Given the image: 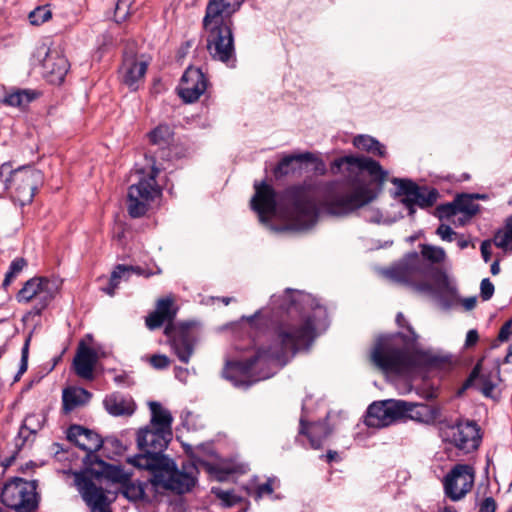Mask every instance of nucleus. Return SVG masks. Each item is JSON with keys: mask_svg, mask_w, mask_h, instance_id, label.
<instances>
[{"mask_svg": "<svg viewBox=\"0 0 512 512\" xmlns=\"http://www.w3.org/2000/svg\"><path fill=\"white\" fill-rule=\"evenodd\" d=\"M315 338L313 320L308 317L297 323H281L276 330V341L269 348H259L252 356L231 362L223 375L235 386L249 387L271 377V366H284L300 349H308Z\"/></svg>", "mask_w": 512, "mask_h": 512, "instance_id": "1", "label": "nucleus"}, {"mask_svg": "<svg viewBox=\"0 0 512 512\" xmlns=\"http://www.w3.org/2000/svg\"><path fill=\"white\" fill-rule=\"evenodd\" d=\"M67 438L87 452L84 459L86 468L74 474L75 486L91 512H112L103 480L123 482L127 475L121 467L106 463L95 454L103 445V440L96 432L80 425L68 429Z\"/></svg>", "mask_w": 512, "mask_h": 512, "instance_id": "2", "label": "nucleus"}, {"mask_svg": "<svg viewBox=\"0 0 512 512\" xmlns=\"http://www.w3.org/2000/svg\"><path fill=\"white\" fill-rule=\"evenodd\" d=\"M255 194L251 207L257 212L261 222L266 223L273 216L277 206L289 220V228L306 230L311 228L318 218L317 194L311 186H291L277 198L275 190L266 183L255 184Z\"/></svg>", "mask_w": 512, "mask_h": 512, "instance_id": "3", "label": "nucleus"}, {"mask_svg": "<svg viewBox=\"0 0 512 512\" xmlns=\"http://www.w3.org/2000/svg\"><path fill=\"white\" fill-rule=\"evenodd\" d=\"M396 322L398 326L406 327L409 334L396 333L380 336L371 351L370 359L377 368L384 372L406 374L417 365V358L412 347L416 343L418 335L401 312L397 314Z\"/></svg>", "mask_w": 512, "mask_h": 512, "instance_id": "4", "label": "nucleus"}, {"mask_svg": "<svg viewBox=\"0 0 512 512\" xmlns=\"http://www.w3.org/2000/svg\"><path fill=\"white\" fill-rule=\"evenodd\" d=\"M241 0H209L203 19L206 47L215 60L229 63L235 58L232 15L241 7Z\"/></svg>", "mask_w": 512, "mask_h": 512, "instance_id": "5", "label": "nucleus"}, {"mask_svg": "<svg viewBox=\"0 0 512 512\" xmlns=\"http://www.w3.org/2000/svg\"><path fill=\"white\" fill-rule=\"evenodd\" d=\"M421 256L416 252L409 253L397 264L386 269L383 274L390 281L401 284L423 295H434L436 288L428 281L431 267L425 260L435 264L446 258L443 248L429 244H421Z\"/></svg>", "mask_w": 512, "mask_h": 512, "instance_id": "6", "label": "nucleus"}, {"mask_svg": "<svg viewBox=\"0 0 512 512\" xmlns=\"http://www.w3.org/2000/svg\"><path fill=\"white\" fill-rule=\"evenodd\" d=\"M373 200L371 190L357 180L331 184L326 191L322 208L335 216L347 215Z\"/></svg>", "mask_w": 512, "mask_h": 512, "instance_id": "7", "label": "nucleus"}, {"mask_svg": "<svg viewBox=\"0 0 512 512\" xmlns=\"http://www.w3.org/2000/svg\"><path fill=\"white\" fill-rule=\"evenodd\" d=\"M153 461L155 464H150V467L154 468L149 472L154 474V485L157 487V492L162 488L183 494L194 487L196 483L194 465H183L182 470H179L170 458H158ZM144 463L149 466L146 459H144Z\"/></svg>", "mask_w": 512, "mask_h": 512, "instance_id": "8", "label": "nucleus"}, {"mask_svg": "<svg viewBox=\"0 0 512 512\" xmlns=\"http://www.w3.org/2000/svg\"><path fill=\"white\" fill-rule=\"evenodd\" d=\"M171 439L172 432L167 430L164 431L163 429L149 426L141 428L137 433V445L142 453L128 457L127 462L138 469L152 470L154 467L146 465L144 459L147 460L148 464H155L152 460L168 458L163 452Z\"/></svg>", "mask_w": 512, "mask_h": 512, "instance_id": "9", "label": "nucleus"}, {"mask_svg": "<svg viewBox=\"0 0 512 512\" xmlns=\"http://www.w3.org/2000/svg\"><path fill=\"white\" fill-rule=\"evenodd\" d=\"M37 486V480L26 481L18 477L13 478L3 487L1 502L16 512H33L39 503Z\"/></svg>", "mask_w": 512, "mask_h": 512, "instance_id": "10", "label": "nucleus"}, {"mask_svg": "<svg viewBox=\"0 0 512 512\" xmlns=\"http://www.w3.org/2000/svg\"><path fill=\"white\" fill-rule=\"evenodd\" d=\"M159 170L152 167L148 178L139 180L137 184H132L128 190L127 210L131 217L139 218L146 214L150 203L160 195L161 191L156 184V176Z\"/></svg>", "mask_w": 512, "mask_h": 512, "instance_id": "11", "label": "nucleus"}, {"mask_svg": "<svg viewBox=\"0 0 512 512\" xmlns=\"http://www.w3.org/2000/svg\"><path fill=\"white\" fill-rule=\"evenodd\" d=\"M59 290V282L56 279L46 277H34L28 280L24 287L18 292V302L36 301L33 307V313L40 315L41 312L50 304Z\"/></svg>", "mask_w": 512, "mask_h": 512, "instance_id": "12", "label": "nucleus"}, {"mask_svg": "<svg viewBox=\"0 0 512 512\" xmlns=\"http://www.w3.org/2000/svg\"><path fill=\"white\" fill-rule=\"evenodd\" d=\"M41 182L42 175L39 170L24 166L11 172L10 178L6 181V188L12 190L15 200L25 205L32 201Z\"/></svg>", "mask_w": 512, "mask_h": 512, "instance_id": "13", "label": "nucleus"}, {"mask_svg": "<svg viewBox=\"0 0 512 512\" xmlns=\"http://www.w3.org/2000/svg\"><path fill=\"white\" fill-rule=\"evenodd\" d=\"M392 183L397 186V193L404 196L402 203L409 209L410 215L415 212V205L427 208L431 207L437 200L438 193L436 190L419 187L411 180L394 178Z\"/></svg>", "mask_w": 512, "mask_h": 512, "instance_id": "14", "label": "nucleus"}, {"mask_svg": "<svg viewBox=\"0 0 512 512\" xmlns=\"http://www.w3.org/2000/svg\"><path fill=\"white\" fill-rule=\"evenodd\" d=\"M404 400H384L368 407L366 424L371 427H386L403 417Z\"/></svg>", "mask_w": 512, "mask_h": 512, "instance_id": "15", "label": "nucleus"}, {"mask_svg": "<svg viewBox=\"0 0 512 512\" xmlns=\"http://www.w3.org/2000/svg\"><path fill=\"white\" fill-rule=\"evenodd\" d=\"M343 167L351 174L367 172L374 181L380 184H382L387 177V171H385L377 161L364 156H345L338 158L332 163L331 169L336 173Z\"/></svg>", "mask_w": 512, "mask_h": 512, "instance_id": "16", "label": "nucleus"}, {"mask_svg": "<svg viewBox=\"0 0 512 512\" xmlns=\"http://www.w3.org/2000/svg\"><path fill=\"white\" fill-rule=\"evenodd\" d=\"M473 482V469L469 465L458 464L444 479L445 493L453 501L460 500L470 491Z\"/></svg>", "mask_w": 512, "mask_h": 512, "instance_id": "17", "label": "nucleus"}, {"mask_svg": "<svg viewBox=\"0 0 512 512\" xmlns=\"http://www.w3.org/2000/svg\"><path fill=\"white\" fill-rule=\"evenodd\" d=\"M164 333L169 338V343L178 359L188 363L194 352V339L189 326L167 324Z\"/></svg>", "mask_w": 512, "mask_h": 512, "instance_id": "18", "label": "nucleus"}, {"mask_svg": "<svg viewBox=\"0 0 512 512\" xmlns=\"http://www.w3.org/2000/svg\"><path fill=\"white\" fill-rule=\"evenodd\" d=\"M447 437L457 448L467 452L478 448L480 443L479 428L474 421H461L447 427Z\"/></svg>", "mask_w": 512, "mask_h": 512, "instance_id": "19", "label": "nucleus"}, {"mask_svg": "<svg viewBox=\"0 0 512 512\" xmlns=\"http://www.w3.org/2000/svg\"><path fill=\"white\" fill-rule=\"evenodd\" d=\"M206 88L207 83L202 71L199 68L189 67L184 72L177 90L184 102L192 103L199 99Z\"/></svg>", "mask_w": 512, "mask_h": 512, "instance_id": "20", "label": "nucleus"}, {"mask_svg": "<svg viewBox=\"0 0 512 512\" xmlns=\"http://www.w3.org/2000/svg\"><path fill=\"white\" fill-rule=\"evenodd\" d=\"M42 67L46 80L51 84L59 85L64 81L70 64L59 49L49 48L43 59Z\"/></svg>", "mask_w": 512, "mask_h": 512, "instance_id": "21", "label": "nucleus"}, {"mask_svg": "<svg viewBox=\"0 0 512 512\" xmlns=\"http://www.w3.org/2000/svg\"><path fill=\"white\" fill-rule=\"evenodd\" d=\"M500 369L496 365L492 370L486 371L482 367V360L479 361L471 371L468 379L463 384V389L475 387L483 393V395L491 396L494 388L499 381Z\"/></svg>", "mask_w": 512, "mask_h": 512, "instance_id": "22", "label": "nucleus"}, {"mask_svg": "<svg viewBox=\"0 0 512 512\" xmlns=\"http://www.w3.org/2000/svg\"><path fill=\"white\" fill-rule=\"evenodd\" d=\"M147 70V63L144 60H138L131 51L124 52L123 63L120 68L122 81L130 89L136 90L139 82L143 80Z\"/></svg>", "mask_w": 512, "mask_h": 512, "instance_id": "23", "label": "nucleus"}, {"mask_svg": "<svg viewBox=\"0 0 512 512\" xmlns=\"http://www.w3.org/2000/svg\"><path fill=\"white\" fill-rule=\"evenodd\" d=\"M425 424L435 425L442 422L441 408L435 405L425 403H414L405 401L403 407V417Z\"/></svg>", "mask_w": 512, "mask_h": 512, "instance_id": "24", "label": "nucleus"}, {"mask_svg": "<svg viewBox=\"0 0 512 512\" xmlns=\"http://www.w3.org/2000/svg\"><path fill=\"white\" fill-rule=\"evenodd\" d=\"M123 482L122 494L130 501L153 502L157 498V487L154 485V474L147 482H129V475Z\"/></svg>", "mask_w": 512, "mask_h": 512, "instance_id": "25", "label": "nucleus"}, {"mask_svg": "<svg viewBox=\"0 0 512 512\" xmlns=\"http://www.w3.org/2000/svg\"><path fill=\"white\" fill-rule=\"evenodd\" d=\"M177 309L174 307L172 296L160 298L156 302V309L150 313L145 320L146 326L150 330L160 328L165 322L174 324Z\"/></svg>", "mask_w": 512, "mask_h": 512, "instance_id": "26", "label": "nucleus"}, {"mask_svg": "<svg viewBox=\"0 0 512 512\" xmlns=\"http://www.w3.org/2000/svg\"><path fill=\"white\" fill-rule=\"evenodd\" d=\"M96 361V352L90 347L81 344L73 361L76 374L83 379H92Z\"/></svg>", "mask_w": 512, "mask_h": 512, "instance_id": "27", "label": "nucleus"}, {"mask_svg": "<svg viewBox=\"0 0 512 512\" xmlns=\"http://www.w3.org/2000/svg\"><path fill=\"white\" fill-rule=\"evenodd\" d=\"M103 404L106 411L112 416H130L135 411L134 402L118 393L107 395Z\"/></svg>", "mask_w": 512, "mask_h": 512, "instance_id": "28", "label": "nucleus"}, {"mask_svg": "<svg viewBox=\"0 0 512 512\" xmlns=\"http://www.w3.org/2000/svg\"><path fill=\"white\" fill-rule=\"evenodd\" d=\"M447 216H455L458 213H464L469 217L475 215L479 211V205L475 203L474 198L470 195L458 196L453 203H449L441 207Z\"/></svg>", "mask_w": 512, "mask_h": 512, "instance_id": "29", "label": "nucleus"}, {"mask_svg": "<svg viewBox=\"0 0 512 512\" xmlns=\"http://www.w3.org/2000/svg\"><path fill=\"white\" fill-rule=\"evenodd\" d=\"M149 407L151 410V420L148 426L172 432L173 418L171 413L158 402H150Z\"/></svg>", "mask_w": 512, "mask_h": 512, "instance_id": "30", "label": "nucleus"}, {"mask_svg": "<svg viewBox=\"0 0 512 512\" xmlns=\"http://www.w3.org/2000/svg\"><path fill=\"white\" fill-rule=\"evenodd\" d=\"M90 397V393L83 388L65 389L62 395L63 410L66 413L71 412L78 406L85 404Z\"/></svg>", "mask_w": 512, "mask_h": 512, "instance_id": "31", "label": "nucleus"}, {"mask_svg": "<svg viewBox=\"0 0 512 512\" xmlns=\"http://www.w3.org/2000/svg\"><path fill=\"white\" fill-rule=\"evenodd\" d=\"M46 422V414L32 413L26 416L19 431V437L27 439L28 434H36Z\"/></svg>", "mask_w": 512, "mask_h": 512, "instance_id": "32", "label": "nucleus"}, {"mask_svg": "<svg viewBox=\"0 0 512 512\" xmlns=\"http://www.w3.org/2000/svg\"><path fill=\"white\" fill-rule=\"evenodd\" d=\"M35 98L36 94L34 92L26 89H18L6 94L3 99V103L12 107L23 109L28 106Z\"/></svg>", "mask_w": 512, "mask_h": 512, "instance_id": "33", "label": "nucleus"}, {"mask_svg": "<svg viewBox=\"0 0 512 512\" xmlns=\"http://www.w3.org/2000/svg\"><path fill=\"white\" fill-rule=\"evenodd\" d=\"M353 144L359 150L366 151L373 155L384 156L385 147L376 139L368 135H358L354 138Z\"/></svg>", "mask_w": 512, "mask_h": 512, "instance_id": "34", "label": "nucleus"}, {"mask_svg": "<svg viewBox=\"0 0 512 512\" xmlns=\"http://www.w3.org/2000/svg\"><path fill=\"white\" fill-rule=\"evenodd\" d=\"M301 434H306L310 440L311 447L313 449H319L322 446L323 440L328 436L325 428L321 425H310L307 426L303 420H301Z\"/></svg>", "mask_w": 512, "mask_h": 512, "instance_id": "35", "label": "nucleus"}, {"mask_svg": "<svg viewBox=\"0 0 512 512\" xmlns=\"http://www.w3.org/2000/svg\"><path fill=\"white\" fill-rule=\"evenodd\" d=\"M494 243L504 251L512 252V214L506 219L504 228L495 234Z\"/></svg>", "mask_w": 512, "mask_h": 512, "instance_id": "36", "label": "nucleus"}, {"mask_svg": "<svg viewBox=\"0 0 512 512\" xmlns=\"http://www.w3.org/2000/svg\"><path fill=\"white\" fill-rule=\"evenodd\" d=\"M311 158V153L285 156L274 169V174L276 177L286 176L293 170L292 164L294 162L308 161L311 160Z\"/></svg>", "mask_w": 512, "mask_h": 512, "instance_id": "37", "label": "nucleus"}, {"mask_svg": "<svg viewBox=\"0 0 512 512\" xmlns=\"http://www.w3.org/2000/svg\"><path fill=\"white\" fill-rule=\"evenodd\" d=\"M172 134V130L168 125L160 124L148 136L151 143L164 147L169 144Z\"/></svg>", "mask_w": 512, "mask_h": 512, "instance_id": "38", "label": "nucleus"}, {"mask_svg": "<svg viewBox=\"0 0 512 512\" xmlns=\"http://www.w3.org/2000/svg\"><path fill=\"white\" fill-rule=\"evenodd\" d=\"M130 275H128V269L127 265L119 264L117 265L113 272L111 273L110 281H109V287L104 289V291L110 295L113 296L115 289L118 287L120 280H128Z\"/></svg>", "mask_w": 512, "mask_h": 512, "instance_id": "39", "label": "nucleus"}, {"mask_svg": "<svg viewBox=\"0 0 512 512\" xmlns=\"http://www.w3.org/2000/svg\"><path fill=\"white\" fill-rule=\"evenodd\" d=\"M212 493L222 501L225 507H232L242 501V497L233 490H223L221 488H212Z\"/></svg>", "mask_w": 512, "mask_h": 512, "instance_id": "40", "label": "nucleus"}, {"mask_svg": "<svg viewBox=\"0 0 512 512\" xmlns=\"http://www.w3.org/2000/svg\"><path fill=\"white\" fill-rule=\"evenodd\" d=\"M52 17L51 11L47 7H37L29 13L28 19L32 25H41Z\"/></svg>", "mask_w": 512, "mask_h": 512, "instance_id": "41", "label": "nucleus"}, {"mask_svg": "<svg viewBox=\"0 0 512 512\" xmlns=\"http://www.w3.org/2000/svg\"><path fill=\"white\" fill-rule=\"evenodd\" d=\"M134 0H118L115 7V21L120 23L127 19Z\"/></svg>", "mask_w": 512, "mask_h": 512, "instance_id": "42", "label": "nucleus"}, {"mask_svg": "<svg viewBox=\"0 0 512 512\" xmlns=\"http://www.w3.org/2000/svg\"><path fill=\"white\" fill-rule=\"evenodd\" d=\"M27 262L24 258H16L11 262L9 271L5 275V279L3 281V285L7 286L10 284L12 279L23 270L26 266Z\"/></svg>", "mask_w": 512, "mask_h": 512, "instance_id": "43", "label": "nucleus"}, {"mask_svg": "<svg viewBox=\"0 0 512 512\" xmlns=\"http://www.w3.org/2000/svg\"><path fill=\"white\" fill-rule=\"evenodd\" d=\"M31 337H32V335L30 333L27 336V338L24 342V345L22 347L21 361H20V366H19V370H18L19 375H22L23 373H25L27 370V367H28V354H29V346H30Z\"/></svg>", "mask_w": 512, "mask_h": 512, "instance_id": "44", "label": "nucleus"}, {"mask_svg": "<svg viewBox=\"0 0 512 512\" xmlns=\"http://www.w3.org/2000/svg\"><path fill=\"white\" fill-rule=\"evenodd\" d=\"M436 234L443 240L447 242H452L457 238V233L446 224H441L436 230Z\"/></svg>", "mask_w": 512, "mask_h": 512, "instance_id": "45", "label": "nucleus"}, {"mask_svg": "<svg viewBox=\"0 0 512 512\" xmlns=\"http://www.w3.org/2000/svg\"><path fill=\"white\" fill-rule=\"evenodd\" d=\"M149 362L151 366L157 370H162L167 368L171 361L170 359L163 354H154L150 357Z\"/></svg>", "mask_w": 512, "mask_h": 512, "instance_id": "46", "label": "nucleus"}, {"mask_svg": "<svg viewBox=\"0 0 512 512\" xmlns=\"http://www.w3.org/2000/svg\"><path fill=\"white\" fill-rule=\"evenodd\" d=\"M494 294V285L493 283L488 279L485 278L481 281L480 285V295L481 298L484 301L489 300Z\"/></svg>", "mask_w": 512, "mask_h": 512, "instance_id": "47", "label": "nucleus"}, {"mask_svg": "<svg viewBox=\"0 0 512 512\" xmlns=\"http://www.w3.org/2000/svg\"><path fill=\"white\" fill-rule=\"evenodd\" d=\"M273 493L272 480L269 479L267 482L259 485L254 492V497L256 500L263 497V495H270Z\"/></svg>", "mask_w": 512, "mask_h": 512, "instance_id": "48", "label": "nucleus"}, {"mask_svg": "<svg viewBox=\"0 0 512 512\" xmlns=\"http://www.w3.org/2000/svg\"><path fill=\"white\" fill-rule=\"evenodd\" d=\"M511 335H512V320L510 319V320L506 321L500 328L497 340L500 342H505L510 338Z\"/></svg>", "mask_w": 512, "mask_h": 512, "instance_id": "49", "label": "nucleus"}, {"mask_svg": "<svg viewBox=\"0 0 512 512\" xmlns=\"http://www.w3.org/2000/svg\"><path fill=\"white\" fill-rule=\"evenodd\" d=\"M496 511V502L492 497H487L481 503L479 512H495Z\"/></svg>", "mask_w": 512, "mask_h": 512, "instance_id": "50", "label": "nucleus"}, {"mask_svg": "<svg viewBox=\"0 0 512 512\" xmlns=\"http://www.w3.org/2000/svg\"><path fill=\"white\" fill-rule=\"evenodd\" d=\"M435 284H436V287L439 290H443V289L448 288L449 280H448L447 275L445 273L440 272V271L437 272V274L435 276Z\"/></svg>", "mask_w": 512, "mask_h": 512, "instance_id": "51", "label": "nucleus"}, {"mask_svg": "<svg viewBox=\"0 0 512 512\" xmlns=\"http://www.w3.org/2000/svg\"><path fill=\"white\" fill-rule=\"evenodd\" d=\"M127 269H128V275H131L132 273H134V274H137V275L144 276L146 278H148V277L153 275L152 272L145 271L144 269H142L139 266H128L127 265Z\"/></svg>", "mask_w": 512, "mask_h": 512, "instance_id": "52", "label": "nucleus"}, {"mask_svg": "<svg viewBox=\"0 0 512 512\" xmlns=\"http://www.w3.org/2000/svg\"><path fill=\"white\" fill-rule=\"evenodd\" d=\"M479 339L478 332L476 330H469L466 335L465 345L467 347L473 346Z\"/></svg>", "mask_w": 512, "mask_h": 512, "instance_id": "53", "label": "nucleus"}, {"mask_svg": "<svg viewBox=\"0 0 512 512\" xmlns=\"http://www.w3.org/2000/svg\"><path fill=\"white\" fill-rule=\"evenodd\" d=\"M491 245L488 241H484L481 244V254L485 262H488L491 257V251H490Z\"/></svg>", "mask_w": 512, "mask_h": 512, "instance_id": "54", "label": "nucleus"}, {"mask_svg": "<svg viewBox=\"0 0 512 512\" xmlns=\"http://www.w3.org/2000/svg\"><path fill=\"white\" fill-rule=\"evenodd\" d=\"M476 302L475 297H469L463 300V306L466 310H471L476 306Z\"/></svg>", "mask_w": 512, "mask_h": 512, "instance_id": "55", "label": "nucleus"}, {"mask_svg": "<svg viewBox=\"0 0 512 512\" xmlns=\"http://www.w3.org/2000/svg\"><path fill=\"white\" fill-rule=\"evenodd\" d=\"M187 373H188V370L186 368H182V367H176L175 368V376L179 380H184V378L186 377Z\"/></svg>", "mask_w": 512, "mask_h": 512, "instance_id": "56", "label": "nucleus"}, {"mask_svg": "<svg viewBox=\"0 0 512 512\" xmlns=\"http://www.w3.org/2000/svg\"><path fill=\"white\" fill-rule=\"evenodd\" d=\"M456 239H457L458 247L460 249H465L468 247L469 241L467 239L463 238L462 236H460V237L457 236Z\"/></svg>", "mask_w": 512, "mask_h": 512, "instance_id": "57", "label": "nucleus"}, {"mask_svg": "<svg viewBox=\"0 0 512 512\" xmlns=\"http://www.w3.org/2000/svg\"><path fill=\"white\" fill-rule=\"evenodd\" d=\"M505 363H512V344L509 346L508 353L504 359Z\"/></svg>", "mask_w": 512, "mask_h": 512, "instance_id": "58", "label": "nucleus"}, {"mask_svg": "<svg viewBox=\"0 0 512 512\" xmlns=\"http://www.w3.org/2000/svg\"><path fill=\"white\" fill-rule=\"evenodd\" d=\"M499 271H500V267H499L498 262H494V263L491 265V273H492L493 275H496V274H498V273H499Z\"/></svg>", "mask_w": 512, "mask_h": 512, "instance_id": "59", "label": "nucleus"}, {"mask_svg": "<svg viewBox=\"0 0 512 512\" xmlns=\"http://www.w3.org/2000/svg\"><path fill=\"white\" fill-rule=\"evenodd\" d=\"M336 456H337V452H335V451H329V452L327 453V459H328V461H332V460H334Z\"/></svg>", "mask_w": 512, "mask_h": 512, "instance_id": "60", "label": "nucleus"}, {"mask_svg": "<svg viewBox=\"0 0 512 512\" xmlns=\"http://www.w3.org/2000/svg\"><path fill=\"white\" fill-rule=\"evenodd\" d=\"M221 300L225 305H228L233 299L230 297H223Z\"/></svg>", "mask_w": 512, "mask_h": 512, "instance_id": "61", "label": "nucleus"}, {"mask_svg": "<svg viewBox=\"0 0 512 512\" xmlns=\"http://www.w3.org/2000/svg\"><path fill=\"white\" fill-rule=\"evenodd\" d=\"M258 314L259 312L255 313L253 316L247 317V321L251 323L254 320V318L258 316Z\"/></svg>", "mask_w": 512, "mask_h": 512, "instance_id": "62", "label": "nucleus"}, {"mask_svg": "<svg viewBox=\"0 0 512 512\" xmlns=\"http://www.w3.org/2000/svg\"><path fill=\"white\" fill-rule=\"evenodd\" d=\"M443 512H456V511L451 507H445Z\"/></svg>", "mask_w": 512, "mask_h": 512, "instance_id": "63", "label": "nucleus"}, {"mask_svg": "<svg viewBox=\"0 0 512 512\" xmlns=\"http://www.w3.org/2000/svg\"><path fill=\"white\" fill-rule=\"evenodd\" d=\"M5 353V348L4 347H0V358L2 357V355Z\"/></svg>", "mask_w": 512, "mask_h": 512, "instance_id": "64", "label": "nucleus"}]
</instances>
